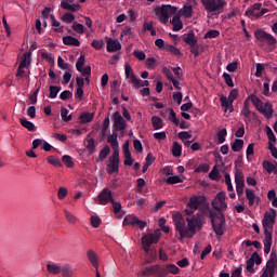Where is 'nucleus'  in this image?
<instances>
[{
	"instance_id": "nucleus-28",
	"label": "nucleus",
	"mask_w": 277,
	"mask_h": 277,
	"mask_svg": "<svg viewBox=\"0 0 277 277\" xmlns=\"http://www.w3.org/2000/svg\"><path fill=\"white\" fill-rule=\"evenodd\" d=\"M61 273L63 277H72V266L70 264L61 266Z\"/></svg>"
},
{
	"instance_id": "nucleus-7",
	"label": "nucleus",
	"mask_w": 277,
	"mask_h": 277,
	"mask_svg": "<svg viewBox=\"0 0 277 277\" xmlns=\"http://www.w3.org/2000/svg\"><path fill=\"white\" fill-rule=\"evenodd\" d=\"M201 3L205 10L212 16L222 14V12H224V6L226 5V1L224 0H201Z\"/></svg>"
},
{
	"instance_id": "nucleus-49",
	"label": "nucleus",
	"mask_w": 277,
	"mask_h": 277,
	"mask_svg": "<svg viewBox=\"0 0 277 277\" xmlns=\"http://www.w3.org/2000/svg\"><path fill=\"white\" fill-rule=\"evenodd\" d=\"M223 78L225 80L226 85H228V88H235V82H233V77H230V74L224 72Z\"/></svg>"
},
{
	"instance_id": "nucleus-46",
	"label": "nucleus",
	"mask_w": 277,
	"mask_h": 277,
	"mask_svg": "<svg viewBox=\"0 0 277 277\" xmlns=\"http://www.w3.org/2000/svg\"><path fill=\"white\" fill-rule=\"evenodd\" d=\"M162 75H164V77H167V79L171 81V83H174V76L172 75V70L170 68L163 67Z\"/></svg>"
},
{
	"instance_id": "nucleus-55",
	"label": "nucleus",
	"mask_w": 277,
	"mask_h": 277,
	"mask_svg": "<svg viewBox=\"0 0 277 277\" xmlns=\"http://www.w3.org/2000/svg\"><path fill=\"white\" fill-rule=\"evenodd\" d=\"M61 101H68V98H72V92L70 90H65L60 94Z\"/></svg>"
},
{
	"instance_id": "nucleus-19",
	"label": "nucleus",
	"mask_w": 277,
	"mask_h": 277,
	"mask_svg": "<svg viewBox=\"0 0 277 277\" xmlns=\"http://www.w3.org/2000/svg\"><path fill=\"white\" fill-rule=\"evenodd\" d=\"M246 198L249 201V207H254V202L259 205V202L261 201V198L256 197L254 190L250 188H246Z\"/></svg>"
},
{
	"instance_id": "nucleus-21",
	"label": "nucleus",
	"mask_w": 277,
	"mask_h": 277,
	"mask_svg": "<svg viewBox=\"0 0 277 277\" xmlns=\"http://www.w3.org/2000/svg\"><path fill=\"white\" fill-rule=\"evenodd\" d=\"M235 183H236V187H246V180L243 177V171L236 169Z\"/></svg>"
},
{
	"instance_id": "nucleus-53",
	"label": "nucleus",
	"mask_w": 277,
	"mask_h": 277,
	"mask_svg": "<svg viewBox=\"0 0 277 277\" xmlns=\"http://www.w3.org/2000/svg\"><path fill=\"white\" fill-rule=\"evenodd\" d=\"M174 124L175 127H180L182 129H189V123L186 121H181V119L174 117Z\"/></svg>"
},
{
	"instance_id": "nucleus-56",
	"label": "nucleus",
	"mask_w": 277,
	"mask_h": 277,
	"mask_svg": "<svg viewBox=\"0 0 277 277\" xmlns=\"http://www.w3.org/2000/svg\"><path fill=\"white\" fill-rule=\"evenodd\" d=\"M57 66L62 70H68V66H70L68 63L64 62V58L62 56H58L57 58Z\"/></svg>"
},
{
	"instance_id": "nucleus-13",
	"label": "nucleus",
	"mask_w": 277,
	"mask_h": 277,
	"mask_svg": "<svg viewBox=\"0 0 277 277\" xmlns=\"http://www.w3.org/2000/svg\"><path fill=\"white\" fill-rule=\"evenodd\" d=\"M114 118V129L113 131H121V135H124V129H127V120L124 119V117H122V115L120 114V111H115L113 115Z\"/></svg>"
},
{
	"instance_id": "nucleus-27",
	"label": "nucleus",
	"mask_w": 277,
	"mask_h": 277,
	"mask_svg": "<svg viewBox=\"0 0 277 277\" xmlns=\"http://www.w3.org/2000/svg\"><path fill=\"white\" fill-rule=\"evenodd\" d=\"M87 255L93 267H98V258L96 256V252H94V250H89Z\"/></svg>"
},
{
	"instance_id": "nucleus-36",
	"label": "nucleus",
	"mask_w": 277,
	"mask_h": 277,
	"mask_svg": "<svg viewBox=\"0 0 277 277\" xmlns=\"http://www.w3.org/2000/svg\"><path fill=\"white\" fill-rule=\"evenodd\" d=\"M69 110L66 107L61 108V117L64 122H70L72 120V115H68Z\"/></svg>"
},
{
	"instance_id": "nucleus-40",
	"label": "nucleus",
	"mask_w": 277,
	"mask_h": 277,
	"mask_svg": "<svg viewBox=\"0 0 277 277\" xmlns=\"http://www.w3.org/2000/svg\"><path fill=\"white\" fill-rule=\"evenodd\" d=\"M266 135L268 137V144H276V134H274V131L269 126H266Z\"/></svg>"
},
{
	"instance_id": "nucleus-18",
	"label": "nucleus",
	"mask_w": 277,
	"mask_h": 277,
	"mask_svg": "<svg viewBox=\"0 0 277 277\" xmlns=\"http://www.w3.org/2000/svg\"><path fill=\"white\" fill-rule=\"evenodd\" d=\"M107 142L110 144L114 153H120L119 145H118V132L116 130H113V134H109L107 136Z\"/></svg>"
},
{
	"instance_id": "nucleus-11",
	"label": "nucleus",
	"mask_w": 277,
	"mask_h": 277,
	"mask_svg": "<svg viewBox=\"0 0 277 277\" xmlns=\"http://www.w3.org/2000/svg\"><path fill=\"white\" fill-rule=\"evenodd\" d=\"M277 274V255L275 252L271 253V258L266 263V271L261 275V277H274Z\"/></svg>"
},
{
	"instance_id": "nucleus-31",
	"label": "nucleus",
	"mask_w": 277,
	"mask_h": 277,
	"mask_svg": "<svg viewBox=\"0 0 277 277\" xmlns=\"http://www.w3.org/2000/svg\"><path fill=\"white\" fill-rule=\"evenodd\" d=\"M84 64H85V55L81 53L76 62V69L78 70V72H83Z\"/></svg>"
},
{
	"instance_id": "nucleus-2",
	"label": "nucleus",
	"mask_w": 277,
	"mask_h": 277,
	"mask_svg": "<svg viewBox=\"0 0 277 277\" xmlns=\"http://www.w3.org/2000/svg\"><path fill=\"white\" fill-rule=\"evenodd\" d=\"M274 224H276V210L272 208L271 213L265 212L262 220V226L264 230V254H269V252H272V237L274 235Z\"/></svg>"
},
{
	"instance_id": "nucleus-35",
	"label": "nucleus",
	"mask_w": 277,
	"mask_h": 277,
	"mask_svg": "<svg viewBox=\"0 0 277 277\" xmlns=\"http://www.w3.org/2000/svg\"><path fill=\"white\" fill-rule=\"evenodd\" d=\"M60 92H62V87L50 85L49 98H57V94H60Z\"/></svg>"
},
{
	"instance_id": "nucleus-14",
	"label": "nucleus",
	"mask_w": 277,
	"mask_h": 277,
	"mask_svg": "<svg viewBox=\"0 0 277 277\" xmlns=\"http://www.w3.org/2000/svg\"><path fill=\"white\" fill-rule=\"evenodd\" d=\"M202 203V197L193 196L190 197L187 208L185 209L186 215H192L195 211H197L198 207Z\"/></svg>"
},
{
	"instance_id": "nucleus-3",
	"label": "nucleus",
	"mask_w": 277,
	"mask_h": 277,
	"mask_svg": "<svg viewBox=\"0 0 277 277\" xmlns=\"http://www.w3.org/2000/svg\"><path fill=\"white\" fill-rule=\"evenodd\" d=\"M161 237V232L157 229L153 234H146L141 238L142 248L146 254V263H154L157 259V250L150 249L153 243H159V238Z\"/></svg>"
},
{
	"instance_id": "nucleus-52",
	"label": "nucleus",
	"mask_w": 277,
	"mask_h": 277,
	"mask_svg": "<svg viewBox=\"0 0 277 277\" xmlns=\"http://www.w3.org/2000/svg\"><path fill=\"white\" fill-rule=\"evenodd\" d=\"M181 29H183V22L179 15H174V31H181Z\"/></svg>"
},
{
	"instance_id": "nucleus-43",
	"label": "nucleus",
	"mask_w": 277,
	"mask_h": 277,
	"mask_svg": "<svg viewBox=\"0 0 277 277\" xmlns=\"http://www.w3.org/2000/svg\"><path fill=\"white\" fill-rule=\"evenodd\" d=\"M264 170H266V172H268V174H272V172H274V170H276V166H274V163H272L269 160H264L262 163Z\"/></svg>"
},
{
	"instance_id": "nucleus-33",
	"label": "nucleus",
	"mask_w": 277,
	"mask_h": 277,
	"mask_svg": "<svg viewBox=\"0 0 277 277\" xmlns=\"http://www.w3.org/2000/svg\"><path fill=\"white\" fill-rule=\"evenodd\" d=\"M151 123L156 131H158L159 129H163V120L160 117H151Z\"/></svg>"
},
{
	"instance_id": "nucleus-64",
	"label": "nucleus",
	"mask_w": 277,
	"mask_h": 277,
	"mask_svg": "<svg viewBox=\"0 0 277 277\" xmlns=\"http://www.w3.org/2000/svg\"><path fill=\"white\" fill-rule=\"evenodd\" d=\"M268 150H271L272 157H274V159H277V148L276 146H274L273 143H268Z\"/></svg>"
},
{
	"instance_id": "nucleus-17",
	"label": "nucleus",
	"mask_w": 277,
	"mask_h": 277,
	"mask_svg": "<svg viewBox=\"0 0 277 277\" xmlns=\"http://www.w3.org/2000/svg\"><path fill=\"white\" fill-rule=\"evenodd\" d=\"M174 88L175 90L183 88V69L181 67L174 68Z\"/></svg>"
},
{
	"instance_id": "nucleus-4",
	"label": "nucleus",
	"mask_w": 277,
	"mask_h": 277,
	"mask_svg": "<svg viewBox=\"0 0 277 277\" xmlns=\"http://www.w3.org/2000/svg\"><path fill=\"white\" fill-rule=\"evenodd\" d=\"M209 217L216 237H222L226 232V216L224 213L209 211Z\"/></svg>"
},
{
	"instance_id": "nucleus-44",
	"label": "nucleus",
	"mask_w": 277,
	"mask_h": 277,
	"mask_svg": "<svg viewBox=\"0 0 277 277\" xmlns=\"http://www.w3.org/2000/svg\"><path fill=\"white\" fill-rule=\"evenodd\" d=\"M226 135H228V131L226 130V128H223V129L217 133L219 144H224V142H226Z\"/></svg>"
},
{
	"instance_id": "nucleus-47",
	"label": "nucleus",
	"mask_w": 277,
	"mask_h": 277,
	"mask_svg": "<svg viewBox=\"0 0 277 277\" xmlns=\"http://www.w3.org/2000/svg\"><path fill=\"white\" fill-rule=\"evenodd\" d=\"M72 29L76 34H85V27L80 23L74 22Z\"/></svg>"
},
{
	"instance_id": "nucleus-50",
	"label": "nucleus",
	"mask_w": 277,
	"mask_h": 277,
	"mask_svg": "<svg viewBox=\"0 0 277 277\" xmlns=\"http://www.w3.org/2000/svg\"><path fill=\"white\" fill-rule=\"evenodd\" d=\"M68 196V188L66 187H60L57 192V198L58 200H64Z\"/></svg>"
},
{
	"instance_id": "nucleus-9",
	"label": "nucleus",
	"mask_w": 277,
	"mask_h": 277,
	"mask_svg": "<svg viewBox=\"0 0 277 277\" xmlns=\"http://www.w3.org/2000/svg\"><path fill=\"white\" fill-rule=\"evenodd\" d=\"M211 205L212 209L217 211L216 213H224V211L228 209V203H226V194L223 192L217 193Z\"/></svg>"
},
{
	"instance_id": "nucleus-24",
	"label": "nucleus",
	"mask_w": 277,
	"mask_h": 277,
	"mask_svg": "<svg viewBox=\"0 0 277 277\" xmlns=\"http://www.w3.org/2000/svg\"><path fill=\"white\" fill-rule=\"evenodd\" d=\"M220 101H221V105H222V107L224 108L225 111H228V110L230 113L234 111L233 102H230V100H228L226 96L222 95Z\"/></svg>"
},
{
	"instance_id": "nucleus-48",
	"label": "nucleus",
	"mask_w": 277,
	"mask_h": 277,
	"mask_svg": "<svg viewBox=\"0 0 277 277\" xmlns=\"http://www.w3.org/2000/svg\"><path fill=\"white\" fill-rule=\"evenodd\" d=\"M209 179H211V181H220V170H217V167H214L209 173Z\"/></svg>"
},
{
	"instance_id": "nucleus-16",
	"label": "nucleus",
	"mask_w": 277,
	"mask_h": 277,
	"mask_svg": "<svg viewBox=\"0 0 277 277\" xmlns=\"http://www.w3.org/2000/svg\"><path fill=\"white\" fill-rule=\"evenodd\" d=\"M98 205H108V202H111L114 200V197L111 196V192L109 188H104L100 195L97 196Z\"/></svg>"
},
{
	"instance_id": "nucleus-10",
	"label": "nucleus",
	"mask_w": 277,
	"mask_h": 277,
	"mask_svg": "<svg viewBox=\"0 0 277 277\" xmlns=\"http://www.w3.org/2000/svg\"><path fill=\"white\" fill-rule=\"evenodd\" d=\"M254 38L258 40V42H265V44H268V47H275V44H277L275 37L261 28L254 31Z\"/></svg>"
},
{
	"instance_id": "nucleus-30",
	"label": "nucleus",
	"mask_w": 277,
	"mask_h": 277,
	"mask_svg": "<svg viewBox=\"0 0 277 277\" xmlns=\"http://www.w3.org/2000/svg\"><path fill=\"white\" fill-rule=\"evenodd\" d=\"M79 118L82 124L92 122L94 120V113H82Z\"/></svg>"
},
{
	"instance_id": "nucleus-22",
	"label": "nucleus",
	"mask_w": 277,
	"mask_h": 277,
	"mask_svg": "<svg viewBox=\"0 0 277 277\" xmlns=\"http://www.w3.org/2000/svg\"><path fill=\"white\" fill-rule=\"evenodd\" d=\"M63 44L67 47H81V41L72 36L63 37Z\"/></svg>"
},
{
	"instance_id": "nucleus-38",
	"label": "nucleus",
	"mask_w": 277,
	"mask_h": 277,
	"mask_svg": "<svg viewBox=\"0 0 277 277\" xmlns=\"http://www.w3.org/2000/svg\"><path fill=\"white\" fill-rule=\"evenodd\" d=\"M64 215L69 224H77V216H75L70 211L64 210Z\"/></svg>"
},
{
	"instance_id": "nucleus-58",
	"label": "nucleus",
	"mask_w": 277,
	"mask_h": 277,
	"mask_svg": "<svg viewBox=\"0 0 277 277\" xmlns=\"http://www.w3.org/2000/svg\"><path fill=\"white\" fill-rule=\"evenodd\" d=\"M133 146H134V150H136V153H143L144 151V147L142 146V141L141 140H134Z\"/></svg>"
},
{
	"instance_id": "nucleus-63",
	"label": "nucleus",
	"mask_w": 277,
	"mask_h": 277,
	"mask_svg": "<svg viewBox=\"0 0 277 277\" xmlns=\"http://www.w3.org/2000/svg\"><path fill=\"white\" fill-rule=\"evenodd\" d=\"M62 21H64V23H72V21H75V15L72 13H65Z\"/></svg>"
},
{
	"instance_id": "nucleus-60",
	"label": "nucleus",
	"mask_w": 277,
	"mask_h": 277,
	"mask_svg": "<svg viewBox=\"0 0 277 277\" xmlns=\"http://www.w3.org/2000/svg\"><path fill=\"white\" fill-rule=\"evenodd\" d=\"M91 226H93V228H98V226H101V217L98 216H91Z\"/></svg>"
},
{
	"instance_id": "nucleus-34",
	"label": "nucleus",
	"mask_w": 277,
	"mask_h": 277,
	"mask_svg": "<svg viewBox=\"0 0 277 277\" xmlns=\"http://www.w3.org/2000/svg\"><path fill=\"white\" fill-rule=\"evenodd\" d=\"M21 68H29L31 66V53H25L24 58L19 64Z\"/></svg>"
},
{
	"instance_id": "nucleus-12",
	"label": "nucleus",
	"mask_w": 277,
	"mask_h": 277,
	"mask_svg": "<svg viewBox=\"0 0 277 277\" xmlns=\"http://www.w3.org/2000/svg\"><path fill=\"white\" fill-rule=\"evenodd\" d=\"M107 173L114 174L119 172V163H120V151H113V156L108 158Z\"/></svg>"
},
{
	"instance_id": "nucleus-39",
	"label": "nucleus",
	"mask_w": 277,
	"mask_h": 277,
	"mask_svg": "<svg viewBox=\"0 0 277 277\" xmlns=\"http://www.w3.org/2000/svg\"><path fill=\"white\" fill-rule=\"evenodd\" d=\"M137 216H128L123 220V226H136Z\"/></svg>"
},
{
	"instance_id": "nucleus-20",
	"label": "nucleus",
	"mask_w": 277,
	"mask_h": 277,
	"mask_svg": "<svg viewBox=\"0 0 277 277\" xmlns=\"http://www.w3.org/2000/svg\"><path fill=\"white\" fill-rule=\"evenodd\" d=\"M161 172L163 174H166V176L168 177H164L163 181H166V183H168L169 185H174V175L173 174V170H172V167H164Z\"/></svg>"
},
{
	"instance_id": "nucleus-59",
	"label": "nucleus",
	"mask_w": 277,
	"mask_h": 277,
	"mask_svg": "<svg viewBox=\"0 0 277 277\" xmlns=\"http://www.w3.org/2000/svg\"><path fill=\"white\" fill-rule=\"evenodd\" d=\"M183 147L177 142H174V157H181Z\"/></svg>"
},
{
	"instance_id": "nucleus-42",
	"label": "nucleus",
	"mask_w": 277,
	"mask_h": 277,
	"mask_svg": "<svg viewBox=\"0 0 277 277\" xmlns=\"http://www.w3.org/2000/svg\"><path fill=\"white\" fill-rule=\"evenodd\" d=\"M130 81H131L133 88H135V90H140V88H142V80L137 79L135 77V74H131Z\"/></svg>"
},
{
	"instance_id": "nucleus-26",
	"label": "nucleus",
	"mask_w": 277,
	"mask_h": 277,
	"mask_svg": "<svg viewBox=\"0 0 277 277\" xmlns=\"http://www.w3.org/2000/svg\"><path fill=\"white\" fill-rule=\"evenodd\" d=\"M184 42L188 44L189 47H195L198 44V40L196 39V35L194 32H189L184 37Z\"/></svg>"
},
{
	"instance_id": "nucleus-25",
	"label": "nucleus",
	"mask_w": 277,
	"mask_h": 277,
	"mask_svg": "<svg viewBox=\"0 0 277 277\" xmlns=\"http://www.w3.org/2000/svg\"><path fill=\"white\" fill-rule=\"evenodd\" d=\"M47 269L49 274H53L54 276L62 274V266L60 264H47Z\"/></svg>"
},
{
	"instance_id": "nucleus-1",
	"label": "nucleus",
	"mask_w": 277,
	"mask_h": 277,
	"mask_svg": "<svg viewBox=\"0 0 277 277\" xmlns=\"http://www.w3.org/2000/svg\"><path fill=\"white\" fill-rule=\"evenodd\" d=\"M202 212H198L192 219L187 217L186 220L181 216V214L175 213V230L180 234V239H192L196 235V228L200 230L202 228Z\"/></svg>"
},
{
	"instance_id": "nucleus-8",
	"label": "nucleus",
	"mask_w": 277,
	"mask_h": 277,
	"mask_svg": "<svg viewBox=\"0 0 277 277\" xmlns=\"http://www.w3.org/2000/svg\"><path fill=\"white\" fill-rule=\"evenodd\" d=\"M154 14L163 25L168 24L170 21V15L174 14V6L172 5H162L154 9Z\"/></svg>"
},
{
	"instance_id": "nucleus-61",
	"label": "nucleus",
	"mask_w": 277,
	"mask_h": 277,
	"mask_svg": "<svg viewBox=\"0 0 277 277\" xmlns=\"http://www.w3.org/2000/svg\"><path fill=\"white\" fill-rule=\"evenodd\" d=\"M247 271L250 272V274H254V272H256L254 269V260H252V258H250L248 261H247Z\"/></svg>"
},
{
	"instance_id": "nucleus-37",
	"label": "nucleus",
	"mask_w": 277,
	"mask_h": 277,
	"mask_svg": "<svg viewBox=\"0 0 277 277\" xmlns=\"http://www.w3.org/2000/svg\"><path fill=\"white\" fill-rule=\"evenodd\" d=\"M48 163H50V166H54L55 168H62V160L55 156L48 157Z\"/></svg>"
},
{
	"instance_id": "nucleus-54",
	"label": "nucleus",
	"mask_w": 277,
	"mask_h": 277,
	"mask_svg": "<svg viewBox=\"0 0 277 277\" xmlns=\"http://www.w3.org/2000/svg\"><path fill=\"white\" fill-rule=\"evenodd\" d=\"M87 149L89 150V153L91 155H92V153H94V150L96 149V142L94 141V138H90L88 141Z\"/></svg>"
},
{
	"instance_id": "nucleus-32",
	"label": "nucleus",
	"mask_w": 277,
	"mask_h": 277,
	"mask_svg": "<svg viewBox=\"0 0 277 277\" xmlns=\"http://www.w3.org/2000/svg\"><path fill=\"white\" fill-rule=\"evenodd\" d=\"M19 122L24 129H27L28 131H36V124L34 122L27 120V118L19 119Z\"/></svg>"
},
{
	"instance_id": "nucleus-62",
	"label": "nucleus",
	"mask_w": 277,
	"mask_h": 277,
	"mask_svg": "<svg viewBox=\"0 0 277 277\" xmlns=\"http://www.w3.org/2000/svg\"><path fill=\"white\" fill-rule=\"evenodd\" d=\"M252 261L255 263V265H261L263 263V258H261V255H259L258 252H254L251 255Z\"/></svg>"
},
{
	"instance_id": "nucleus-29",
	"label": "nucleus",
	"mask_w": 277,
	"mask_h": 277,
	"mask_svg": "<svg viewBox=\"0 0 277 277\" xmlns=\"http://www.w3.org/2000/svg\"><path fill=\"white\" fill-rule=\"evenodd\" d=\"M230 146L234 153H240V150L243 148V140L236 138L234 143H230Z\"/></svg>"
},
{
	"instance_id": "nucleus-6",
	"label": "nucleus",
	"mask_w": 277,
	"mask_h": 277,
	"mask_svg": "<svg viewBox=\"0 0 277 277\" xmlns=\"http://www.w3.org/2000/svg\"><path fill=\"white\" fill-rule=\"evenodd\" d=\"M249 101H251V103L254 105L255 109H258V111H260V114H263V116H265V118H267V120H269V118H272V116H274V107L272 106V103L266 102L263 107V101H261V98H259V96H256L254 94H251L249 96Z\"/></svg>"
},
{
	"instance_id": "nucleus-51",
	"label": "nucleus",
	"mask_w": 277,
	"mask_h": 277,
	"mask_svg": "<svg viewBox=\"0 0 277 277\" xmlns=\"http://www.w3.org/2000/svg\"><path fill=\"white\" fill-rule=\"evenodd\" d=\"M220 36V31L219 30H215V29H212V30H209L206 35H205V39H210V40H213V38H217Z\"/></svg>"
},
{
	"instance_id": "nucleus-57",
	"label": "nucleus",
	"mask_w": 277,
	"mask_h": 277,
	"mask_svg": "<svg viewBox=\"0 0 277 277\" xmlns=\"http://www.w3.org/2000/svg\"><path fill=\"white\" fill-rule=\"evenodd\" d=\"M104 42L103 40H96L94 39L91 43V47H93V49H95L96 51H101L103 49Z\"/></svg>"
},
{
	"instance_id": "nucleus-41",
	"label": "nucleus",
	"mask_w": 277,
	"mask_h": 277,
	"mask_svg": "<svg viewBox=\"0 0 277 277\" xmlns=\"http://www.w3.org/2000/svg\"><path fill=\"white\" fill-rule=\"evenodd\" d=\"M241 115L246 118V120H250L251 118H256V113L250 110V108H242Z\"/></svg>"
},
{
	"instance_id": "nucleus-5",
	"label": "nucleus",
	"mask_w": 277,
	"mask_h": 277,
	"mask_svg": "<svg viewBox=\"0 0 277 277\" xmlns=\"http://www.w3.org/2000/svg\"><path fill=\"white\" fill-rule=\"evenodd\" d=\"M168 274H174V264H169L163 268H161L159 265H153L145 267V269L141 272V276L163 277L168 276Z\"/></svg>"
},
{
	"instance_id": "nucleus-45",
	"label": "nucleus",
	"mask_w": 277,
	"mask_h": 277,
	"mask_svg": "<svg viewBox=\"0 0 277 277\" xmlns=\"http://www.w3.org/2000/svg\"><path fill=\"white\" fill-rule=\"evenodd\" d=\"M62 161L67 168H74L75 167V162H72V157H70L68 155H64L63 158H62Z\"/></svg>"
},
{
	"instance_id": "nucleus-23",
	"label": "nucleus",
	"mask_w": 277,
	"mask_h": 277,
	"mask_svg": "<svg viewBox=\"0 0 277 277\" xmlns=\"http://www.w3.org/2000/svg\"><path fill=\"white\" fill-rule=\"evenodd\" d=\"M109 153H111V148L109 147V145H105L100 151L98 157L96 158V163H101L106 160L109 156Z\"/></svg>"
},
{
	"instance_id": "nucleus-15",
	"label": "nucleus",
	"mask_w": 277,
	"mask_h": 277,
	"mask_svg": "<svg viewBox=\"0 0 277 277\" xmlns=\"http://www.w3.org/2000/svg\"><path fill=\"white\" fill-rule=\"evenodd\" d=\"M120 49H122V44H120L118 39L106 38V50L108 53H116Z\"/></svg>"
}]
</instances>
